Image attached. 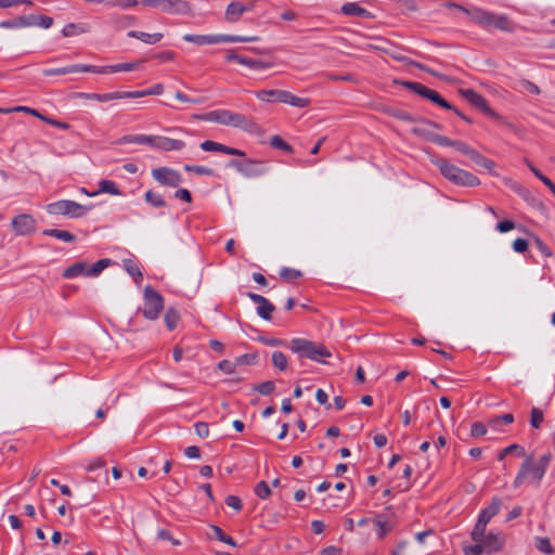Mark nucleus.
Wrapping results in <instances>:
<instances>
[{
  "mask_svg": "<svg viewBox=\"0 0 555 555\" xmlns=\"http://www.w3.org/2000/svg\"><path fill=\"white\" fill-rule=\"evenodd\" d=\"M225 504L236 512H240L243 508L242 500L237 495H228L225 499Z\"/></svg>",
  "mask_w": 555,
  "mask_h": 555,
  "instance_id": "50",
  "label": "nucleus"
},
{
  "mask_svg": "<svg viewBox=\"0 0 555 555\" xmlns=\"http://www.w3.org/2000/svg\"><path fill=\"white\" fill-rule=\"evenodd\" d=\"M99 185H100L99 192H105V193H109L113 195H118L120 193L119 189L117 188L115 182H113L111 180H102Z\"/></svg>",
  "mask_w": 555,
  "mask_h": 555,
  "instance_id": "42",
  "label": "nucleus"
},
{
  "mask_svg": "<svg viewBox=\"0 0 555 555\" xmlns=\"http://www.w3.org/2000/svg\"><path fill=\"white\" fill-rule=\"evenodd\" d=\"M550 462V454L542 455L538 461H535L533 454L526 456L514 479V487H521L529 479H531L535 485H539L547 469Z\"/></svg>",
  "mask_w": 555,
  "mask_h": 555,
  "instance_id": "1",
  "label": "nucleus"
},
{
  "mask_svg": "<svg viewBox=\"0 0 555 555\" xmlns=\"http://www.w3.org/2000/svg\"><path fill=\"white\" fill-rule=\"evenodd\" d=\"M473 21L485 28H494L502 31H512L513 27L504 15H495L487 11L477 10L473 13Z\"/></svg>",
  "mask_w": 555,
  "mask_h": 555,
  "instance_id": "9",
  "label": "nucleus"
},
{
  "mask_svg": "<svg viewBox=\"0 0 555 555\" xmlns=\"http://www.w3.org/2000/svg\"><path fill=\"white\" fill-rule=\"evenodd\" d=\"M248 297L257 304V312L261 318L268 321L272 319L274 306L267 298L254 293H249Z\"/></svg>",
  "mask_w": 555,
  "mask_h": 555,
  "instance_id": "19",
  "label": "nucleus"
},
{
  "mask_svg": "<svg viewBox=\"0 0 555 555\" xmlns=\"http://www.w3.org/2000/svg\"><path fill=\"white\" fill-rule=\"evenodd\" d=\"M255 0H249L247 3H243L240 1L231 2L225 10L224 17L228 22L234 23L237 22L241 16L246 12L254 8Z\"/></svg>",
  "mask_w": 555,
  "mask_h": 555,
  "instance_id": "16",
  "label": "nucleus"
},
{
  "mask_svg": "<svg viewBox=\"0 0 555 555\" xmlns=\"http://www.w3.org/2000/svg\"><path fill=\"white\" fill-rule=\"evenodd\" d=\"M129 37L135 38L141 40L144 43L154 44L159 42L163 39L162 33H155V34H147L143 31H130Z\"/></svg>",
  "mask_w": 555,
  "mask_h": 555,
  "instance_id": "26",
  "label": "nucleus"
},
{
  "mask_svg": "<svg viewBox=\"0 0 555 555\" xmlns=\"http://www.w3.org/2000/svg\"><path fill=\"white\" fill-rule=\"evenodd\" d=\"M341 12L349 16H370V13L357 2H348L341 7Z\"/></svg>",
  "mask_w": 555,
  "mask_h": 555,
  "instance_id": "27",
  "label": "nucleus"
},
{
  "mask_svg": "<svg viewBox=\"0 0 555 555\" xmlns=\"http://www.w3.org/2000/svg\"><path fill=\"white\" fill-rule=\"evenodd\" d=\"M463 551L465 555H481L485 553L480 542H475L474 545L465 546Z\"/></svg>",
  "mask_w": 555,
  "mask_h": 555,
  "instance_id": "53",
  "label": "nucleus"
},
{
  "mask_svg": "<svg viewBox=\"0 0 555 555\" xmlns=\"http://www.w3.org/2000/svg\"><path fill=\"white\" fill-rule=\"evenodd\" d=\"M211 530H212L215 537L219 541H221V542H223V543H225L228 545H231V546H236V543H235L234 539L232 537L225 534L220 527L211 526Z\"/></svg>",
  "mask_w": 555,
  "mask_h": 555,
  "instance_id": "40",
  "label": "nucleus"
},
{
  "mask_svg": "<svg viewBox=\"0 0 555 555\" xmlns=\"http://www.w3.org/2000/svg\"><path fill=\"white\" fill-rule=\"evenodd\" d=\"M201 149L205 152H220V153H223L227 155L241 156V157L245 156V152H243L241 150L230 147L224 144H221V143H218L215 141H210V140L204 141L201 144Z\"/></svg>",
  "mask_w": 555,
  "mask_h": 555,
  "instance_id": "21",
  "label": "nucleus"
},
{
  "mask_svg": "<svg viewBox=\"0 0 555 555\" xmlns=\"http://www.w3.org/2000/svg\"><path fill=\"white\" fill-rule=\"evenodd\" d=\"M474 542H480L485 550V553H496L500 552L505 543V539L501 533L489 532L485 533L480 539L473 540Z\"/></svg>",
  "mask_w": 555,
  "mask_h": 555,
  "instance_id": "15",
  "label": "nucleus"
},
{
  "mask_svg": "<svg viewBox=\"0 0 555 555\" xmlns=\"http://www.w3.org/2000/svg\"><path fill=\"white\" fill-rule=\"evenodd\" d=\"M109 264L108 259H101L98 262H95L90 268L87 267L86 275L87 276H96L99 275L105 268H107Z\"/></svg>",
  "mask_w": 555,
  "mask_h": 555,
  "instance_id": "35",
  "label": "nucleus"
},
{
  "mask_svg": "<svg viewBox=\"0 0 555 555\" xmlns=\"http://www.w3.org/2000/svg\"><path fill=\"white\" fill-rule=\"evenodd\" d=\"M255 494L261 499L266 500L271 495V489L267 481H259L255 487Z\"/></svg>",
  "mask_w": 555,
  "mask_h": 555,
  "instance_id": "41",
  "label": "nucleus"
},
{
  "mask_svg": "<svg viewBox=\"0 0 555 555\" xmlns=\"http://www.w3.org/2000/svg\"><path fill=\"white\" fill-rule=\"evenodd\" d=\"M405 86L409 87L411 90H413L415 93L420 94L423 98H426L427 93L430 90V88H428L420 82H406Z\"/></svg>",
  "mask_w": 555,
  "mask_h": 555,
  "instance_id": "49",
  "label": "nucleus"
},
{
  "mask_svg": "<svg viewBox=\"0 0 555 555\" xmlns=\"http://www.w3.org/2000/svg\"><path fill=\"white\" fill-rule=\"evenodd\" d=\"M126 269L127 271L129 272V274L134 279L135 283L137 284H140L143 280V275L139 269V267L137 264H134L133 262L129 261L127 264H126Z\"/></svg>",
  "mask_w": 555,
  "mask_h": 555,
  "instance_id": "46",
  "label": "nucleus"
},
{
  "mask_svg": "<svg viewBox=\"0 0 555 555\" xmlns=\"http://www.w3.org/2000/svg\"><path fill=\"white\" fill-rule=\"evenodd\" d=\"M454 149H456L459 152H461L462 154L467 155L469 157H470L473 151L475 150L463 141H455Z\"/></svg>",
  "mask_w": 555,
  "mask_h": 555,
  "instance_id": "55",
  "label": "nucleus"
},
{
  "mask_svg": "<svg viewBox=\"0 0 555 555\" xmlns=\"http://www.w3.org/2000/svg\"><path fill=\"white\" fill-rule=\"evenodd\" d=\"M487 434V427L481 422H475L470 426V435L474 438L482 437Z\"/></svg>",
  "mask_w": 555,
  "mask_h": 555,
  "instance_id": "48",
  "label": "nucleus"
},
{
  "mask_svg": "<svg viewBox=\"0 0 555 555\" xmlns=\"http://www.w3.org/2000/svg\"><path fill=\"white\" fill-rule=\"evenodd\" d=\"M509 454H516L518 457H522L524 460L526 459V456L529 455L526 453V450L524 447L513 443L500 451V453L498 455V460L503 461Z\"/></svg>",
  "mask_w": 555,
  "mask_h": 555,
  "instance_id": "28",
  "label": "nucleus"
},
{
  "mask_svg": "<svg viewBox=\"0 0 555 555\" xmlns=\"http://www.w3.org/2000/svg\"><path fill=\"white\" fill-rule=\"evenodd\" d=\"M145 199L147 203H150L151 205H153L155 207H164L166 205V202H165L164 197L162 196V194H159L155 191H152V190H149L145 193Z\"/></svg>",
  "mask_w": 555,
  "mask_h": 555,
  "instance_id": "37",
  "label": "nucleus"
},
{
  "mask_svg": "<svg viewBox=\"0 0 555 555\" xmlns=\"http://www.w3.org/2000/svg\"><path fill=\"white\" fill-rule=\"evenodd\" d=\"M283 103L302 108V107H308L311 104V100L309 98L297 96V95L293 94L292 92L286 91V95H285Z\"/></svg>",
  "mask_w": 555,
  "mask_h": 555,
  "instance_id": "31",
  "label": "nucleus"
},
{
  "mask_svg": "<svg viewBox=\"0 0 555 555\" xmlns=\"http://www.w3.org/2000/svg\"><path fill=\"white\" fill-rule=\"evenodd\" d=\"M463 96L473 105L480 108L488 115H493L492 109L490 108L487 99L480 93L476 92L473 89H466L462 91Z\"/></svg>",
  "mask_w": 555,
  "mask_h": 555,
  "instance_id": "22",
  "label": "nucleus"
},
{
  "mask_svg": "<svg viewBox=\"0 0 555 555\" xmlns=\"http://www.w3.org/2000/svg\"><path fill=\"white\" fill-rule=\"evenodd\" d=\"M500 422H503L505 424H512L514 422V416L511 413H506L489 421V423L493 425L499 424Z\"/></svg>",
  "mask_w": 555,
  "mask_h": 555,
  "instance_id": "59",
  "label": "nucleus"
},
{
  "mask_svg": "<svg viewBox=\"0 0 555 555\" xmlns=\"http://www.w3.org/2000/svg\"><path fill=\"white\" fill-rule=\"evenodd\" d=\"M163 309V296L151 286H146L144 289V306L142 310L144 318L155 320L159 317Z\"/></svg>",
  "mask_w": 555,
  "mask_h": 555,
  "instance_id": "10",
  "label": "nucleus"
},
{
  "mask_svg": "<svg viewBox=\"0 0 555 555\" xmlns=\"http://www.w3.org/2000/svg\"><path fill=\"white\" fill-rule=\"evenodd\" d=\"M87 264L85 262H76L68 268H66L63 272V276L65 279H74L79 275H86Z\"/></svg>",
  "mask_w": 555,
  "mask_h": 555,
  "instance_id": "29",
  "label": "nucleus"
},
{
  "mask_svg": "<svg viewBox=\"0 0 555 555\" xmlns=\"http://www.w3.org/2000/svg\"><path fill=\"white\" fill-rule=\"evenodd\" d=\"M515 228V223L511 220L500 221L496 225L498 231L501 233L508 232Z\"/></svg>",
  "mask_w": 555,
  "mask_h": 555,
  "instance_id": "63",
  "label": "nucleus"
},
{
  "mask_svg": "<svg viewBox=\"0 0 555 555\" xmlns=\"http://www.w3.org/2000/svg\"><path fill=\"white\" fill-rule=\"evenodd\" d=\"M185 146L184 141L168 137L157 135L156 147L164 152L181 151Z\"/></svg>",
  "mask_w": 555,
  "mask_h": 555,
  "instance_id": "23",
  "label": "nucleus"
},
{
  "mask_svg": "<svg viewBox=\"0 0 555 555\" xmlns=\"http://www.w3.org/2000/svg\"><path fill=\"white\" fill-rule=\"evenodd\" d=\"M195 431L199 437L205 438L209 435V426L205 422H198L195 424Z\"/></svg>",
  "mask_w": 555,
  "mask_h": 555,
  "instance_id": "58",
  "label": "nucleus"
},
{
  "mask_svg": "<svg viewBox=\"0 0 555 555\" xmlns=\"http://www.w3.org/2000/svg\"><path fill=\"white\" fill-rule=\"evenodd\" d=\"M185 170L193 171V172H195L196 175H199V176H210V175H212V170L210 168L203 167V166H185Z\"/></svg>",
  "mask_w": 555,
  "mask_h": 555,
  "instance_id": "54",
  "label": "nucleus"
},
{
  "mask_svg": "<svg viewBox=\"0 0 555 555\" xmlns=\"http://www.w3.org/2000/svg\"><path fill=\"white\" fill-rule=\"evenodd\" d=\"M34 24L42 27V28H49L53 24V20L50 16L47 15H39L36 17V22Z\"/></svg>",
  "mask_w": 555,
  "mask_h": 555,
  "instance_id": "57",
  "label": "nucleus"
},
{
  "mask_svg": "<svg viewBox=\"0 0 555 555\" xmlns=\"http://www.w3.org/2000/svg\"><path fill=\"white\" fill-rule=\"evenodd\" d=\"M373 524L375 526L376 534L380 540L385 539V537L391 532L396 526L393 518H389L384 515H376L373 518Z\"/></svg>",
  "mask_w": 555,
  "mask_h": 555,
  "instance_id": "20",
  "label": "nucleus"
},
{
  "mask_svg": "<svg viewBox=\"0 0 555 555\" xmlns=\"http://www.w3.org/2000/svg\"><path fill=\"white\" fill-rule=\"evenodd\" d=\"M529 244L525 238H516L513 243V248L517 253H525L528 250Z\"/></svg>",
  "mask_w": 555,
  "mask_h": 555,
  "instance_id": "56",
  "label": "nucleus"
},
{
  "mask_svg": "<svg viewBox=\"0 0 555 555\" xmlns=\"http://www.w3.org/2000/svg\"><path fill=\"white\" fill-rule=\"evenodd\" d=\"M438 167L441 175L455 184L463 186H477L480 184L478 177L469 171L459 168L453 164L448 163L447 160H440L438 163Z\"/></svg>",
  "mask_w": 555,
  "mask_h": 555,
  "instance_id": "5",
  "label": "nucleus"
},
{
  "mask_svg": "<svg viewBox=\"0 0 555 555\" xmlns=\"http://www.w3.org/2000/svg\"><path fill=\"white\" fill-rule=\"evenodd\" d=\"M175 196H176V198H178L180 201H184L186 203H191L192 202V194L186 189H179V190H177L176 193H175Z\"/></svg>",
  "mask_w": 555,
  "mask_h": 555,
  "instance_id": "61",
  "label": "nucleus"
},
{
  "mask_svg": "<svg viewBox=\"0 0 555 555\" xmlns=\"http://www.w3.org/2000/svg\"><path fill=\"white\" fill-rule=\"evenodd\" d=\"M12 225L17 234L26 235L35 231L36 220L30 215H20L12 221Z\"/></svg>",
  "mask_w": 555,
  "mask_h": 555,
  "instance_id": "18",
  "label": "nucleus"
},
{
  "mask_svg": "<svg viewBox=\"0 0 555 555\" xmlns=\"http://www.w3.org/2000/svg\"><path fill=\"white\" fill-rule=\"evenodd\" d=\"M185 41L196 43L198 46L204 44H217L222 42H253L259 40V37H240L229 35H185L183 37Z\"/></svg>",
  "mask_w": 555,
  "mask_h": 555,
  "instance_id": "7",
  "label": "nucleus"
},
{
  "mask_svg": "<svg viewBox=\"0 0 555 555\" xmlns=\"http://www.w3.org/2000/svg\"><path fill=\"white\" fill-rule=\"evenodd\" d=\"M254 390L261 395H271L275 390V385L272 380H267L255 385Z\"/></svg>",
  "mask_w": 555,
  "mask_h": 555,
  "instance_id": "44",
  "label": "nucleus"
},
{
  "mask_svg": "<svg viewBox=\"0 0 555 555\" xmlns=\"http://www.w3.org/2000/svg\"><path fill=\"white\" fill-rule=\"evenodd\" d=\"M286 90H258L256 98L262 102H280L283 103Z\"/></svg>",
  "mask_w": 555,
  "mask_h": 555,
  "instance_id": "24",
  "label": "nucleus"
},
{
  "mask_svg": "<svg viewBox=\"0 0 555 555\" xmlns=\"http://www.w3.org/2000/svg\"><path fill=\"white\" fill-rule=\"evenodd\" d=\"M535 546L540 552L547 554V555H551L555 552L548 538H541V537L537 538Z\"/></svg>",
  "mask_w": 555,
  "mask_h": 555,
  "instance_id": "39",
  "label": "nucleus"
},
{
  "mask_svg": "<svg viewBox=\"0 0 555 555\" xmlns=\"http://www.w3.org/2000/svg\"><path fill=\"white\" fill-rule=\"evenodd\" d=\"M291 350L294 353L305 356L313 361H322L323 358L332 357L331 351L322 343L311 341L305 338L291 340Z\"/></svg>",
  "mask_w": 555,
  "mask_h": 555,
  "instance_id": "3",
  "label": "nucleus"
},
{
  "mask_svg": "<svg viewBox=\"0 0 555 555\" xmlns=\"http://www.w3.org/2000/svg\"><path fill=\"white\" fill-rule=\"evenodd\" d=\"M152 176L160 185L164 186L176 188L182 181L181 175L169 167L154 168L152 170Z\"/></svg>",
  "mask_w": 555,
  "mask_h": 555,
  "instance_id": "14",
  "label": "nucleus"
},
{
  "mask_svg": "<svg viewBox=\"0 0 555 555\" xmlns=\"http://www.w3.org/2000/svg\"><path fill=\"white\" fill-rule=\"evenodd\" d=\"M164 92V85L156 83L149 89L139 91H115L107 93H78L77 98L81 100L109 102L115 100L138 99L149 95H160Z\"/></svg>",
  "mask_w": 555,
  "mask_h": 555,
  "instance_id": "2",
  "label": "nucleus"
},
{
  "mask_svg": "<svg viewBox=\"0 0 555 555\" xmlns=\"http://www.w3.org/2000/svg\"><path fill=\"white\" fill-rule=\"evenodd\" d=\"M227 62H237L243 66H247L253 69H267L271 68L275 65L273 59L264 61V60H254L250 57H246L236 53L235 50H228L224 56Z\"/></svg>",
  "mask_w": 555,
  "mask_h": 555,
  "instance_id": "13",
  "label": "nucleus"
},
{
  "mask_svg": "<svg viewBox=\"0 0 555 555\" xmlns=\"http://www.w3.org/2000/svg\"><path fill=\"white\" fill-rule=\"evenodd\" d=\"M109 3L112 5L126 9V8L135 7V5H138L139 2L137 0H111Z\"/></svg>",
  "mask_w": 555,
  "mask_h": 555,
  "instance_id": "60",
  "label": "nucleus"
},
{
  "mask_svg": "<svg viewBox=\"0 0 555 555\" xmlns=\"http://www.w3.org/2000/svg\"><path fill=\"white\" fill-rule=\"evenodd\" d=\"M236 361L231 362L229 360H222L218 363V369L225 374H233L236 367Z\"/></svg>",
  "mask_w": 555,
  "mask_h": 555,
  "instance_id": "51",
  "label": "nucleus"
},
{
  "mask_svg": "<svg viewBox=\"0 0 555 555\" xmlns=\"http://www.w3.org/2000/svg\"><path fill=\"white\" fill-rule=\"evenodd\" d=\"M13 111L29 114L31 116L39 118L42 121H44V119L47 117V116L42 115L40 112H38L37 109L30 108L28 106H15V107H13Z\"/></svg>",
  "mask_w": 555,
  "mask_h": 555,
  "instance_id": "52",
  "label": "nucleus"
},
{
  "mask_svg": "<svg viewBox=\"0 0 555 555\" xmlns=\"http://www.w3.org/2000/svg\"><path fill=\"white\" fill-rule=\"evenodd\" d=\"M281 276L284 280L291 281V280H296V279L300 278L301 273L299 271H297V270L284 269L281 272Z\"/></svg>",
  "mask_w": 555,
  "mask_h": 555,
  "instance_id": "62",
  "label": "nucleus"
},
{
  "mask_svg": "<svg viewBox=\"0 0 555 555\" xmlns=\"http://www.w3.org/2000/svg\"><path fill=\"white\" fill-rule=\"evenodd\" d=\"M320 555H341V548L336 546H327L321 551Z\"/></svg>",
  "mask_w": 555,
  "mask_h": 555,
  "instance_id": "64",
  "label": "nucleus"
},
{
  "mask_svg": "<svg viewBox=\"0 0 555 555\" xmlns=\"http://www.w3.org/2000/svg\"><path fill=\"white\" fill-rule=\"evenodd\" d=\"M124 142L149 145L152 147H156L157 135H146V134H138V135H129L125 137Z\"/></svg>",
  "mask_w": 555,
  "mask_h": 555,
  "instance_id": "25",
  "label": "nucleus"
},
{
  "mask_svg": "<svg viewBox=\"0 0 555 555\" xmlns=\"http://www.w3.org/2000/svg\"><path fill=\"white\" fill-rule=\"evenodd\" d=\"M43 234L47 236H53L64 242H73L75 240V236L65 230L49 229L44 230Z\"/></svg>",
  "mask_w": 555,
  "mask_h": 555,
  "instance_id": "34",
  "label": "nucleus"
},
{
  "mask_svg": "<svg viewBox=\"0 0 555 555\" xmlns=\"http://www.w3.org/2000/svg\"><path fill=\"white\" fill-rule=\"evenodd\" d=\"M195 118L223 126H232L234 128H247L249 125L248 119L244 115L233 113L229 109L211 111L206 114L195 116Z\"/></svg>",
  "mask_w": 555,
  "mask_h": 555,
  "instance_id": "4",
  "label": "nucleus"
},
{
  "mask_svg": "<svg viewBox=\"0 0 555 555\" xmlns=\"http://www.w3.org/2000/svg\"><path fill=\"white\" fill-rule=\"evenodd\" d=\"M544 416L542 410L533 408L530 413V423L533 428H540L543 423Z\"/></svg>",
  "mask_w": 555,
  "mask_h": 555,
  "instance_id": "43",
  "label": "nucleus"
},
{
  "mask_svg": "<svg viewBox=\"0 0 555 555\" xmlns=\"http://www.w3.org/2000/svg\"><path fill=\"white\" fill-rule=\"evenodd\" d=\"M271 145L275 149L283 150L288 153H293V147L285 142L280 135H273L270 141Z\"/></svg>",
  "mask_w": 555,
  "mask_h": 555,
  "instance_id": "45",
  "label": "nucleus"
},
{
  "mask_svg": "<svg viewBox=\"0 0 555 555\" xmlns=\"http://www.w3.org/2000/svg\"><path fill=\"white\" fill-rule=\"evenodd\" d=\"M144 61H134L128 63H120L116 65L108 66H94V65H82V66H72L69 68L62 69L63 74L68 73H95V74H114L119 72H132L138 69Z\"/></svg>",
  "mask_w": 555,
  "mask_h": 555,
  "instance_id": "6",
  "label": "nucleus"
},
{
  "mask_svg": "<svg viewBox=\"0 0 555 555\" xmlns=\"http://www.w3.org/2000/svg\"><path fill=\"white\" fill-rule=\"evenodd\" d=\"M258 359V354L256 352L254 353H246L242 354L236 358V364L237 365H251L255 364Z\"/></svg>",
  "mask_w": 555,
  "mask_h": 555,
  "instance_id": "47",
  "label": "nucleus"
},
{
  "mask_svg": "<svg viewBox=\"0 0 555 555\" xmlns=\"http://www.w3.org/2000/svg\"><path fill=\"white\" fill-rule=\"evenodd\" d=\"M272 363L280 371H285L288 366L287 357L281 351L272 353Z\"/></svg>",
  "mask_w": 555,
  "mask_h": 555,
  "instance_id": "36",
  "label": "nucleus"
},
{
  "mask_svg": "<svg viewBox=\"0 0 555 555\" xmlns=\"http://www.w3.org/2000/svg\"><path fill=\"white\" fill-rule=\"evenodd\" d=\"M283 103L302 108V107H308L311 104V100L309 98L297 96V95L293 94L292 92L286 91V95H285Z\"/></svg>",
  "mask_w": 555,
  "mask_h": 555,
  "instance_id": "30",
  "label": "nucleus"
},
{
  "mask_svg": "<svg viewBox=\"0 0 555 555\" xmlns=\"http://www.w3.org/2000/svg\"><path fill=\"white\" fill-rule=\"evenodd\" d=\"M470 158L479 166H482L483 168H486L488 171L492 172L494 169H495V163L489 158H487L486 156H483L482 154H480L478 151L474 150L472 155H470Z\"/></svg>",
  "mask_w": 555,
  "mask_h": 555,
  "instance_id": "32",
  "label": "nucleus"
},
{
  "mask_svg": "<svg viewBox=\"0 0 555 555\" xmlns=\"http://www.w3.org/2000/svg\"><path fill=\"white\" fill-rule=\"evenodd\" d=\"M144 7L162 8L163 11L168 13H191L192 7L184 0H143L141 2Z\"/></svg>",
  "mask_w": 555,
  "mask_h": 555,
  "instance_id": "12",
  "label": "nucleus"
},
{
  "mask_svg": "<svg viewBox=\"0 0 555 555\" xmlns=\"http://www.w3.org/2000/svg\"><path fill=\"white\" fill-rule=\"evenodd\" d=\"M233 165L246 178H257L264 172L261 160L247 159L244 163H233Z\"/></svg>",
  "mask_w": 555,
  "mask_h": 555,
  "instance_id": "17",
  "label": "nucleus"
},
{
  "mask_svg": "<svg viewBox=\"0 0 555 555\" xmlns=\"http://www.w3.org/2000/svg\"><path fill=\"white\" fill-rule=\"evenodd\" d=\"M49 214L54 216H69L73 218L81 217L87 208L74 201L62 199L51 203L47 206Z\"/></svg>",
  "mask_w": 555,
  "mask_h": 555,
  "instance_id": "11",
  "label": "nucleus"
},
{
  "mask_svg": "<svg viewBox=\"0 0 555 555\" xmlns=\"http://www.w3.org/2000/svg\"><path fill=\"white\" fill-rule=\"evenodd\" d=\"M164 320L167 328L173 331L180 322V313L176 309L169 308L165 313Z\"/></svg>",
  "mask_w": 555,
  "mask_h": 555,
  "instance_id": "33",
  "label": "nucleus"
},
{
  "mask_svg": "<svg viewBox=\"0 0 555 555\" xmlns=\"http://www.w3.org/2000/svg\"><path fill=\"white\" fill-rule=\"evenodd\" d=\"M426 99L433 101L434 103L438 104L439 106L447 108V109H453L450 103H448L436 90L430 89L429 92L426 95Z\"/></svg>",
  "mask_w": 555,
  "mask_h": 555,
  "instance_id": "38",
  "label": "nucleus"
},
{
  "mask_svg": "<svg viewBox=\"0 0 555 555\" xmlns=\"http://www.w3.org/2000/svg\"><path fill=\"white\" fill-rule=\"evenodd\" d=\"M501 505V500L499 498H493L491 503L480 512L478 519L470 532L472 540H478L485 534L489 521L492 519V517L499 514Z\"/></svg>",
  "mask_w": 555,
  "mask_h": 555,
  "instance_id": "8",
  "label": "nucleus"
}]
</instances>
